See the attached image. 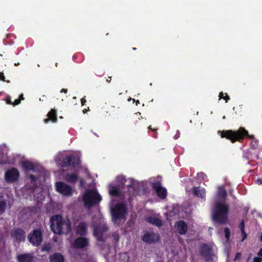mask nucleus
<instances>
[{
	"mask_svg": "<svg viewBox=\"0 0 262 262\" xmlns=\"http://www.w3.org/2000/svg\"><path fill=\"white\" fill-rule=\"evenodd\" d=\"M50 224L51 230L56 234H68L71 231V223L70 220H64L61 215H53L50 218Z\"/></svg>",
	"mask_w": 262,
	"mask_h": 262,
	"instance_id": "obj_1",
	"label": "nucleus"
},
{
	"mask_svg": "<svg viewBox=\"0 0 262 262\" xmlns=\"http://www.w3.org/2000/svg\"><path fill=\"white\" fill-rule=\"evenodd\" d=\"M218 134L221 136V138H226L230 140L232 143H235V142H241L245 137L250 139L252 141L255 140L254 136L250 135L248 130L243 127H239L236 130H219L218 131Z\"/></svg>",
	"mask_w": 262,
	"mask_h": 262,
	"instance_id": "obj_2",
	"label": "nucleus"
},
{
	"mask_svg": "<svg viewBox=\"0 0 262 262\" xmlns=\"http://www.w3.org/2000/svg\"><path fill=\"white\" fill-rule=\"evenodd\" d=\"M229 206L221 202H216L212 211V218L213 221L220 225H225L228 222Z\"/></svg>",
	"mask_w": 262,
	"mask_h": 262,
	"instance_id": "obj_3",
	"label": "nucleus"
},
{
	"mask_svg": "<svg viewBox=\"0 0 262 262\" xmlns=\"http://www.w3.org/2000/svg\"><path fill=\"white\" fill-rule=\"evenodd\" d=\"M101 200V196L96 191L92 189L85 192L83 196L84 206L89 208L97 205Z\"/></svg>",
	"mask_w": 262,
	"mask_h": 262,
	"instance_id": "obj_4",
	"label": "nucleus"
},
{
	"mask_svg": "<svg viewBox=\"0 0 262 262\" xmlns=\"http://www.w3.org/2000/svg\"><path fill=\"white\" fill-rule=\"evenodd\" d=\"M127 213V208L124 204H116L111 209L112 220L116 223L118 221L122 219H125Z\"/></svg>",
	"mask_w": 262,
	"mask_h": 262,
	"instance_id": "obj_5",
	"label": "nucleus"
},
{
	"mask_svg": "<svg viewBox=\"0 0 262 262\" xmlns=\"http://www.w3.org/2000/svg\"><path fill=\"white\" fill-rule=\"evenodd\" d=\"M200 255L206 262H211L213 260L215 254L212 247L207 244H202L199 248Z\"/></svg>",
	"mask_w": 262,
	"mask_h": 262,
	"instance_id": "obj_6",
	"label": "nucleus"
},
{
	"mask_svg": "<svg viewBox=\"0 0 262 262\" xmlns=\"http://www.w3.org/2000/svg\"><path fill=\"white\" fill-rule=\"evenodd\" d=\"M60 161L61 166L64 168L69 166L76 167L80 162L79 158L73 155H67L61 158Z\"/></svg>",
	"mask_w": 262,
	"mask_h": 262,
	"instance_id": "obj_7",
	"label": "nucleus"
},
{
	"mask_svg": "<svg viewBox=\"0 0 262 262\" xmlns=\"http://www.w3.org/2000/svg\"><path fill=\"white\" fill-rule=\"evenodd\" d=\"M29 241L34 246H39L43 241V232L40 229H35L28 236Z\"/></svg>",
	"mask_w": 262,
	"mask_h": 262,
	"instance_id": "obj_8",
	"label": "nucleus"
},
{
	"mask_svg": "<svg viewBox=\"0 0 262 262\" xmlns=\"http://www.w3.org/2000/svg\"><path fill=\"white\" fill-rule=\"evenodd\" d=\"M56 189L57 192L64 196H70L73 193L72 188L62 182H58L56 183Z\"/></svg>",
	"mask_w": 262,
	"mask_h": 262,
	"instance_id": "obj_9",
	"label": "nucleus"
},
{
	"mask_svg": "<svg viewBox=\"0 0 262 262\" xmlns=\"http://www.w3.org/2000/svg\"><path fill=\"white\" fill-rule=\"evenodd\" d=\"M19 177L18 170L15 168H11L6 171L5 179L8 183H14L18 181Z\"/></svg>",
	"mask_w": 262,
	"mask_h": 262,
	"instance_id": "obj_10",
	"label": "nucleus"
},
{
	"mask_svg": "<svg viewBox=\"0 0 262 262\" xmlns=\"http://www.w3.org/2000/svg\"><path fill=\"white\" fill-rule=\"evenodd\" d=\"M152 188L156 191L159 198L161 199H165L167 195V191L165 188L161 185V183L156 181L151 184Z\"/></svg>",
	"mask_w": 262,
	"mask_h": 262,
	"instance_id": "obj_11",
	"label": "nucleus"
},
{
	"mask_svg": "<svg viewBox=\"0 0 262 262\" xmlns=\"http://www.w3.org/2000/svg\"><path fill=\"white\" fill-rule=\"evenodd\" d=\"M11 236L15 241L20 243L25 239V232L21 228H15L12 230Z\"/></svg>",
	"mask_w": 262,
	"mask_h": 262,
	"instance_id": "obj_12",
	"label": "nucleus"
},
{
	"mask_svg": "<svg viewBox=\"0 0 262 262\" xmlns=\"http://www.w3.org/2000/svg\"><path fill=\"white\" fill-rule=\"evenodd\" d=\"M160 236L158 234L153 232H147L142 236V240L144 242L147 244H153L160 240Z\"/></svg>",
	"mask_w": 262,
	"mask_h": 262,
	"instance_id": "obj_13",
	"label": "nucleus"
},
{
	"mask_svg": "<svg viewBox=\"0 0 262 262\" xmlns=\"http://www.w3.org/2000/svg\"><path fill=\"white\" fill-rule=\"evenodd\" d=\"M176 231L181 235H184L188 230V226L184 221L177 222L174 225Z\"/></svg>",
	"mask_w": 262,
	"mask_h": 262,
	"instance_id": "obj_14",
	"label": "nucleus"
},
{
	"mask_svg": "<svg viewBox=\"0 0 262 262\" xmlns=\"http://www.w3.org/2000/svg\"><path fill=\"white\" fill-rule=\"evenodd\" d=\"M107 230L108 228L105 225L97 226L94 229V234L99 241L103 242L104 241L103 234Z\"/></svg>",
	"mask_w": 262,
	"mask_h": 262,
	"instance_id": "obj_15",
	"label": "nucleus"
},
{
	"mask_svg": "<svg viewBox=\"0 0 262 262\" xmlns=\"http://www.w3.org/2000/svg\"><path fill=\"white\" fill-rule=\"evenodd\" d=\"M89 245L88 239L84 237H78L73 242V246L75 248H83Z\"/></svg>",
	"mask_w": 262,
	"mask_h": 262,
	"instance_id": "obj_16",
	"label": "nucleus"
},
{
	"mask_svg": "<svg viewBox=\"0 0 262 262\" xmlns=\"http://www.w3.org/2000/svg\"><path fill=\"white\" fill-rule=\"evenodd\" d=\"M34 256L31 253H23L18 255L16 257L18 262H33Z\"/></svg>",
	"mask_w": 262,
	"mask_h": 262,
	"instance_id": "obj_17",
	"label": "nucleus"
},
{
	"mask_svg": "<svg viewBox=\"0 0 262 262\" xmlns=\"http://www.w3.org/2000/svg\"><path fill=\"white\" fill-rule=\"evenodd\" d=\"M192 193L194 196L202 199H205L206 196L205 189L199 186L194 187L192 188Z\"/></svg>",
	"mask_w": 262,
	"mask_h": 262,
	"instance_id": "obj_18",
	"label": "nucleus"
},
{
	"mask_svg": "<svg viewBox=\"0 0 262 262\" xmlns=\"http://www.w3.org/2000/svg\"><path fill=\"white\" fill-rule=\"evenodd\" d=\"M50 262H64V258L59 253H54L49 257Z\"/></svg>",
	"mask_w": 262,
	"mask_h": 262,
	"instance_id": "obj_19",
	"label": "nucleus"
},
{
	"mask_svg": "<svg viewBox=\"0 0 262 262\" xmlns=\"http://www.w3.org/2000/svg\"><path fill=\"white\" fill-rule=\"evenodd\" d=\"M76 233L81 236L86 235L87 227L85 223H80L76 228Z\"/></svg>",
	"mask_w": 262,
	"mask_h": 262,
	"instance_id": "obj_20",
	"label": "nucleus"
},
{
	"mask_svg": "<svg viewBox=\"0 0 262 262\" xmlns=\"http://www.w3.org/2000/svg\"><path fill=\"white\" fill-rule=\"evenodd\" d=\"M48 119L44 120L45 123H48L49 120L52 121L53 122H56L57 118V111L55 109H51L48 114Z\"/></svg>",
	"mask_w": 262,
	"mask_h": 262,
	"instance_id": "obj_21",
	"label": "nucleus"
},
{
	"mask_svg": "<svg viewBox=\"0 0 262 262\" xmlns=\"http://www.w3.org/2000/svg\"><path fill=\"white\" fill-rule=\"evenodd\" d=\"M78 177L77 173H68L66 176V181L68 182L75 184L78 181Z\"/></svg>",
	"mask_w": 262,
	"mask_h": 262,
	"instance_id": "obj_22",
	"label": "nucleus"
},
{
	"mask_svg": "<svg viewBox=\"0 0 262 262\" xmlns=\"http://www.w3.org/2000/svg\"><path fill=\"white\" fill-rule=\"evenodd\" d=\"M146 221L150 224L157 227H161L162 225V221L156 217L150 216L148 217Z\"/></svg>",
	"mask_w": 262,
	"mask_h": 262,
	"instance_id": "obj_23",
	"label": "nucleus"
},
{
	"mask_svg": "<svg viewBox=\"0 0 262 262\" xmlns=\"http://www.w3.org/2000/svg\"><path fill=\"white\" fill-rule=\"evenodd\" d=\"M109 193L111 195L116 197H120L121 192L118 186H112L110 188Z\"/></svg>",
	"mask_w": 262,
	"mask_h": 262,
	"instance_id": "obj_24",
	"label": "nucleus"
},
{
	"mask_svg": "<svg viewBox=\"0 0 262 262\" xmlns=\"http://www.w3.org/2000/svg\"><path fill=\"white\" fill-rule=\"evenodd\" d=\"M22 166L24 169L27 170H33L35 168L33 163L28 161L23 162L22 163Z\"/></svg>",
	"mask_w": 262,
	"mask_h": 262,
	"instance_id": "obj_25",
	"label": "nucleus"
},
{
	"mask_svg": "<svg viewBox=\"0 0 262 262\" xmlns=\"http://www.w3.org/2000/svg\"><path fill=\"white\" fill-rule=\"evenodd\" d=\"M217 195L220 198L225 199L227 196V192L224 188H220L217 192Z\"/></svg>",
	"mask_w": 262,
	"mask_h": 262,
	"instance_id": "obj_26",
	"label": "nucleus"
},
{
	"mask_svg": "<svg viewBox=\"0 0 262 262\" xmlns=\"http://www.w3.org/2000/svg\"><path fill=\"white\" fill-rule=\"evenodd\" d=\"M219 99H223L225 100L226 102H227L228 100H230V97L227 95V94H224L222 92L219 93Z\"/></svg>",
	"mask_w": 262,
	"mask_h": 262,
	"instance_id": "obj_27",
	"label": "nucleus"
},
{
	"mask_svg": "<svg viewBox=\"0 0 262 262\" xmlns=\"http://www.w3.org/2000/svg\"><path fill=\"white\" fill-rule=\"evenodd\" d=\"M6 207V203L5 201H0V214L5 212Z\"/></svg>",
	"mask_w": 262,
	"mask_h": 262,
	"instance_id": "obj_28",
	"label": "nucleus"
},
{
	"mask_svg": "<svg viewBox=\"0 0 262 262\" xmlns=\"http://www.w3.org/2000/svg\"><path fill=\"white\" fill-rule=\"evenodd\" d=\"M225 236L227 241H229L230 237V231L228 227H225L224 229Z\"/></svg>",
	"mask_w": 262,
	"mask_h": 262,
	"instance_id": "obj_29",
	"label": "nucleus"
},
{
	"mask_svg": "<svg viewBox=\"0 0 262 262\" xmlns=\"http://www.w3.org/2000/svg\"><path fill=\"white\" fill-rule=\"evenodd\" d=\"M51 249V246L50 244H45L41 248V251L49 252Z\"/></svg>",
	"mask_w": 262,
	"mask_h": 262,
	"instance_id": "obj_30",
	"label": "nucleus"
},
{
	"mask_svg": "<svg viewBox=\"0 0 262 262\" xmlns=\"http://www.w3.org/2000/svg\"><path fill=\"white\" fill-rule=\"evenodd\" d=\"M112 237L113 238V240L116 243H117L119 240L120 236L119 234L117 232H115L113 233Z\"/></svg>",
	"mask_w": 262,
	"mask_h": 262,
	"instance_id": "obj_31",
	"label": "nucleus"
},
{
	"mask_svg": "<svg viewBox=\"0 0 262 262\" xmlns=\"http://www.w3.org/2000/svg\"><path fill=\"white\" fill-rule=\"evenodd\" d=\"M118 179L120 181L122 185H125V183L126 181L124 177H123V176H118Z\"/></svg>",
	"mask_w": 262,
	"mask_h": 262,
	"instance_id": "obj_32",
	"label": "nucleus"
},
{
	"mask_svg": "<svg viewBox=\"0 0 262 262\" xmlns=\"http://www.w3.org/2000/svg\"><path fill=\"white\" fill-rule=\"evenodd\" d=\"M0 80L3 81L4 82H6L7 83H10V81L9 80H6L5 79V77L4 76V73L0 72Z\"/></svg>",
	"mask_w": 262,
	"mask_h": 262,
	"instance_id": "obj_33",
	"label": "nucleus"
},
{
	"mask_svg": "<svg viewBox=\"0 0 262 262\" xmlns=\"http://www.w3.org/2000/svg\"><path fill=\"white\" fill-rule=\"evenodd\" d=\"M239 228L241 231L245 230V224L244 220H242L239 225Z\"/></svg>",
	"mask_w": 262,
	"mask_h": 262,
	"instance_id": "obj_34",
	"label": "nucleus"
},
{
	"mask_svg": "<svg viewBox=\"0 0 262 262\" xmlns=\"http://www.w3.org/2000/svg\"><path fill=\"white\" fill-rule=\"evenodd\" d=\"M5 101L7 104L12 105H13V102L11 101V97L8 96L5 98Z\"/></svg>",
	"mask_w": 262,
	"mask_h": 262,
	"instance_id": "obj_35",
	"label": "nucleus"
},
{
	"mask_svg": "<svg viewBox=\"0 0 262 262\" xmlns=\"http://www.w3.org/2000/svg\"><path fill=\"white\" fill-rule=\"evenodd\" d=\"M241 232L242 236V239L241 241L243 242L247 238V235L245 230L241 231Z\"/></svg>",
	"mask_w": 262,
	"mask_h": 262,
	"instance_id": "obj_36",
	"label": "nucleus"
},
{
	"mask_svg": "<svg viewBox=\"0 0 262 262\" xmlns=\"http://www.w3.org/2000/svg\"><path fill=\"white\" fill-rule=\"evenodd\" d=\"M20 99H16L14 100V101L13 102V106H16L17 105H18L20 103Z\"/></svg>",
	"mask_w": 262,
	"mask_h": 262,
	"instance_id": "obj_37",
	"label": "nucleus"
},
{
	"mask_svg": "<svg viewBox=\"0 0 262 262\" xmlns=\"http://www.w3.org/2000/svg\"><path fill=\"white\" fill-rule=\"evenodd\" d=\"M242 254L239 252H237L236 253L235 256L234 260H238L241 258Z\"/></svg>",
	"mask_w": 262,
	"mask_h": 262,
	"instance_id": "obj_38",
	"label": "nucleus"
},
{
	"mask_svg": "<svg viewBox=\"0 0 262 262\" xmlns=\"http://www.w3.org/2000/svg\"><path fill=\"white\" fill-rule=\"evenodd\" d=\"M258 142L256 140H254L251 143V146H252L253 148H256V146L257 145Z\"/></svg>",
	"mask_w": 262,
	"mask_h": 262,
	"instance_id": "obj_39",
	"label": "nucleus"
},
{
	"mask_svg": "<svg viewBox=\"0 0 262 262\" xmlns=\"http://www.w3.org/2000/svg\"><path fill=\"white\" fill-rule=\"evenodd\" d=\"M262 258L259 257H255L254 258V262H261Z\"/></svg>",
	"mask_w": 262,
	"mask_h": 262,
	"instance_id": "obj_40",
	"label": "nucleus"
},
{
	"mask_svg": "<svg viewBox=\"0 0 262 262\" xmlns=\"http://www.w3.org/2000/svg\"><path fill=\"white\" fill-rule=\"evenodd\" d=\"M256 183L258 185H262V179H257L256 181Z\"/></svg>",
	"mask_w": 262,
	"mask_h": 262,
	"instance_id": "obj_41",
	"label": "nucleus"
},
{
	"mask_svg": "<svg viewBox=\"0 0 262 262\" xmlns=\"http://www.w3.org/2000/svg\"><path fill=\"white\" fill-rule=\"evenodd\" d=\"M84 184V181L83 179H80L79 181V187H82Z\"/></svg>",
	"mask_w": 262,
	"mask_h": 262,
	"instance_id": "obj_42",
	"label": "nucleus"
},
{
	"mask_svg": "<svg viewBox=\"0 0 262 262\" xmlns=\"http://www.w3.org/2000/svg\"><path fill=\"white\" fill-rule=\"evenodd\" d=\"M86 102V99H85V97H83L81 99V103L82 105H84Z\"/></svg>",
	"mask_w": 262,
	"mask_h": 262,
	"instance_id": "obj_43",
	"label": "nucleus"
},
{
	"mask_svg": "<svg viewBox=\"0 0 262 262\" xmlns=\"http://www.w3.org/2000/svg\"><path fill=\"white\" fill-rule=\"evenodd\" d=\"M257 255L259 256H260L262 258V247L259 250V251H258V252L257 253Z\"/></svg>",
	"mask_w": 262,
	"mask_h": 262,
	"instance_id": "obj_44",
	"label": "nucleus"
},
{
	"mask_svg": "<svg viewBox=\"0 0 262 262\" xmlns=\"http://www.w3.org/2000/svg\"><path fill=\"white\" fill-rule=\"evenodd\" d=\"M133 185V182L132 181H130V184H127L126 186L128 188H130L132 187Z\"/></svg>",
	"mask_w": 262,
	"mask_h": 262,
	"instance_id": "obj_45",
	"label": "nucleus"
},
{
	"mask_svg": "<svg viewBox=\"0 0 262 262\" xmlns=\"http://www.w3.org/2000/svg\"><path fill=\"white\" fill-rule=\"evenodd\" d=\"M199 174L200 176H202L203 179H204L205 177H207L206 175L203 172H200Z\"/></svg>",
	"mask_w": 262,
	"mask_h": 262,
	"instance_id": "obj_46",
	"label": "nucleus"
},
{
	"mask_svg": "<svg viewBox=\"0 0 262 262\" xmlns=\"http://www.w3.org/2000/svg\"><path fill=\"white\" fill-rule=\"evenodd\" d=\"M68 92V90L67 89H62L61 91H60V93H67Z\"/></svg>",
	"mask_w": 262,
	"mask_h": 262,
	"instance_id": "obj_47",
	"label": "nucleus"
},
{
	"mask_svg": "<svg viewBox=\"0 0 262 262\" xmlns=\"http://www.w3.org/2000/svg\"><path fill=\"white\" fill-rule=\"evenodd\" d=\"M18 99H20V101H21V100H24V95H23V94H20V95H19V97Z\"/></svg>",
	"mask_w": 262,
	"mask_h": 262,
	"instance_id": "obj_48",
	"label": "nucleus"
},
{
	"mask_svg": "<svg viewBox=\"0 0 262 262\" xmlns=\"http://www.w3.org/2000/svg\"><path fill=\"white\" fill-rule=\"evenodd\" d=\"M106 82L110 83L111 81V77H108V78L106 80Z\"/></svg>",
	"mask_w": 262,
	"mask_h": 262,
	"instance_id": "obj_49",
	"label": "nucleus"
},
{
	"mask_svg": "<svg viewBox=\"0 0 262 262\" xmlns=\"http://www.w3.org/2000/svg\"><path fill=\"white\" fill-rule=\"evenodd\" d=\"M30 178L32 180H35V177L33 175H32V174H31L30 176Z\"/></svg>",
	"mask_w": 262,
	"mask_h": 262,
	"instance_id": "obj_50",
	"label": "nucleus"
},
{
	"mask_svg": "<svg viewBox=\"0 0 262 262\" xmlns=\"http://www.w3.org/2000/svg\"><path fill=\"white\" fill-rule=\"evenodd\" d=\"M148 129H151L152 131H153V132H154L157 131V129H152V128H151V126H149L148 127Z\"/></svg>",
	"mask_w": 262,
	"mask_h": 262,
	"instance_id": "obj_51",
	"label": "nucleus"
},
{
	"mask_svg": "<svg viewBox=\"0 0 262 262\" xmlns=\"http://www.w3.org/2000/svg\"><path fill=\"white\" fill-rule=\"evenodd\" d=\"M138 104H140V101L139 100H137L136 101V105H138Z\"/></svg>",
	"mask_w": 262,
	"mask_h": 262,
	"instance_id": "obj_52",
	"label": "nucleus"
},
{
	"mask_svg": "<svg viewBox=\"0 0 262 262\" xmlns=\"http://www.w3.org/2000/svg\"><path fill=\"white\" fill-rule=\"evenodd\" d=\"M87 112H88V110H86V109H84V110H83V113H86Z\"/></svg>",
	"mask_w": 262,
	"mask_h": 262,
	"instance_id": "obj_53",
	"label": "nucleus"
},
{
	"mask_svg": "<svg viewBox=\"0 0 262 262\" xmlns=\"http://www.w3.org/2000/svg\"><path fill=\"white\" fill-rule=\"evenodd\" d=\"M4 164V162H3V161L2 160H0V165H2Z\"/></svg>",
	"mask_w": 262,
	"mask_h": 262,
	"instance_id": "obj_54",
	"label": "nucleus"
},
{
	"mask_svg": "<svg viewBox=\"0 0 262 262\" xmlns=\"http://www.w3.org/2000/svg\"><path fill=\"white\" fill-rule=\"evenodd\" d=\"M154 138H157V135H156V134H155V135H154Z\"/></svg>",
	"mask_w": 262,
	"mask_h": 262,
	"instance_id": "obj_55",
	"label": "nucleus"
},
{
	"mask_svg": "<svg viewBox=\"0 0 262 262\" xmlns=\"http://www.w3.org/2000/svg\"><path fill=\"white\" fill-rule=\"evenodd\" d=\"M260 239H261V241L262 242V233H261V236H260Z\"/></svg>",
	"mask_w": 262,
	"mask_h": 262,
	"instance_id": "obj_56",
	"label": "nucleus"
},
{
	"mask_svg": "<svg viewBox=\"0 0 262 262\" xmlns=\"http://www.w3.org/2000/svg\"><path fill=\"white\" fill-rule=\"evenodd\" d=\"M133 49L134 50H136V48H133Z\"/></svg>",
	"mask_w": 262,
	"mask_h": 262,
	"instance_id": "obj_57",
	"label": "nucleus"
},
{
	"mask_svg": "<svg viewBox=\"0 0 262 262\" xmlns=\"http://www.w3.org/2000/svg\"><path fill=\"white\" fill-rule=\"evenodd\" d=\"M73 99H76V97H74Z\"/></svg>",
	"mask_w": 262,
	"mask_h": 262,
	"instance_id": "obj_58",
	"label": "nucleus"
}]
</instances>
